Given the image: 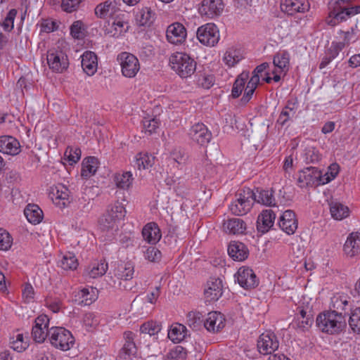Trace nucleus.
I'll return each instance as SVG.
<instances>
[{
  "label": "nucleus",
  "mask_w": 360,
  "mask_h": 360,
  "mask_svg": "<svg viewBox=\"0 0 360 360\" xmlns=\"http://www.w3.org/2000/svg\"><path fill=\"white\" fill-rule=\"evenodd\" d=\"M290 53L283 51L274 56L272 68H270L268 63H263L257 65L246 85L244 100H250L259 83L260 78H262L268 84L271 82H278L290 69Z\"/></svg>",
  "instance_id": "obj_1"
},
{
  "label": "nucleus",
  "mask_w": 360,
  "mask_h": 360,
  "mask_svg": "<svg viewBox=\"0 0 360 360\" xmlns=\"http://www.w3.org/2000/svg\"><path fill=\"white\" fill-rule=\"evenodd\" d=\"M316 325L322 333L337 335L346 328V315L342 311L326 310L316 316Z\"/></svg>",
  "instance_id": "obj_2"
},
{
  "label": "nucleus",
  "mask_w": 360,
  "mask_h": 360,
  "mask_svg": "<svg viewBox=\"0 0 360 360\" xmlns=\"http://www.w3.org/2000/svg\"><path fill=\"white\" fill-rule=\"evenodd\" d=\"M169 65L179 77L187 79L195 72L197 63L189 53L176 51L172 53L169 57Z\"/></svg>",
  "instance_id": "obj_3"
},
{
  "label": "nucleus",
  "mask_w": 360,
  "mask_h": 360,
  "mask_svg": "<svg viewBox=\"0 0 360 360\" xmlns=\"http://www.w3.org/2000/svg\"><path fill=\"white\" fill-rule=\"evenodd\" d=\"M49 340L53 347L63 352L70 350L75 343L72 333L63 327H51L49 330Z\"/></svg>",
  "instance_id": "obj_4"
},
{
  "label": "nucleus",
  "mask_w": 360,
  "mask_h": 360,
  "mask_svg": "<svg viewBox=\"0 0 360 360\" xmlns=\"http://www.w3.org/2000/svg\"><path fill=\"white\" fill-rule=\"evenodd\" d=\"M254 203V191L249 188H244L236 195L235 200L229 205L232 214L242 216L250 211Z\"/></svg>",
  "instance_id": "obj_5"
},
{
  "label": "nucleus",
  "mask_w": 360,
  "mask_h": 360,
  "mask_svg": "<svg viewBox=\"0 0 360 360\" xmlns=\"http://www.w3.org/2000/svg\"><path fill=\"white\" fill-rule=\"evenodd\" d=\"M126 210L122 203L116 202L111 205L106 213L101 219L100 223L103 229H117V223L124 219Z\"/></svg>",
  "instance_id": "obj_6"
},
{
  "label": "nucleus",
  "mask_w": 360,
  "mask_h": 360,
  "mask_svg": "<svg viewBox=\"0 0 360 360\" xmlns=\"http://www.w3.org/2000/svg\"><path fill=\"white\" fill-rule=\"evenodd\" d=\"M196 37L201 44L213 47L218 44L220 39V33L214 23L207 22L197 29Z\"/></svg>",
  "instance_id": "obj_7"
},
{
  "label": "nucleus",
  "mask_w": 360,
  "mask_h": 360,
  "mask_svg": "<svg viewBox=\"0 0 360 360\" xmlns=\"http://www.w3.org/2000/svg\"><path fill=\"white\" fill-rule=\"evenodd\" d=\"M46 60L49 68L55 72L61 73L69 66L67 54L59 47L52 48L48 51Z\"/></svg>",
  "instance_id": "obj_8"
},
{
  "label": "nucleus",
  "mask_w": 360,
  "mask_h": 360,
  "mask_svg": "<svg viewBox=\"0 0 360 360\" xmlns=\"http://www.w3.org/2000/svg\"><path fill=\"white\" fill-rule=\"evenodd\" d=\"M117 59L124 77L127 78L136 77L140 70V63L136 56L128 52H122L118 54Z\"/></svg>",
  "instance_id": "obj_9"
},
{
  "label": "nucleus",
  "mask_w": 360,
  "mask_h": 360,
  "mask_svg": "<svg viewBox=\"0 0 360 360\" xmlns=\"http://www.w3.org/2000/svg\"><path fill=\"white\" fill-rule=\"evenodd\" d=\"M129 27L127 15L120 11L110 19L106 32L110 37L119 38L128 31Z\"/></svg>",
  "instance_id": "obj_10"
},
{
  "label": "nucleus",
  "mask_w": 360,
  "mask_h": 360,
  "mask_svg": "<svg viewBox=\"0 0 360 360\" xmlns=\"http://www.w3.org/2000/svg\"><path fill=\"white\" fill-rule=\"evenodd\" d=\"M224 8L222 0H203L198 7V13L205 20H210L220 16Z\"/></svg>",
  "instance_id": "obj_11"
},
{
  "label": "nucleus",
  "mask_w": 360,
  "mask_h": 360,
  "mask_svg": "<svg viewBox=\"0 0 360 360\" xmlns=\"http://www.w3.org/2000/svg\"><path fill=\"white\" fill-rule=\"evenodd\" d=\"M187 37V30L184 25L180 22H175L167 27V41L174 46L183 45Z\"/></svg>",
  "instance_id": "obj_12"
},
{
  "label": "nucleus",
  "mask_w": 360,
  "mask_h": 360,
  "mask_svg": "<svg viewBox=\"0 0 360 360\" xmlns=\"http://www.w3.org/2000/svg\"><path fill=\"white\" fill-rule=\"evenodd\" d=\"M245 58L244 49L239 45L228 46L223 53L221 60L228 68H235Z\"/></svg>",
  "instance_id": "obj_13"
},
{
  "label": "nucleus",
  "mask_w": 360,
  "mask_h": 360,
  "mask_svg": "<svg viewBox=\"0 0 360 360\" xmlns=\"http://www.w3.org/2000/svg\"><path fill=\"white\" fill-rule=\"evenodd\" d=\"M49 196L52 202L60 208L67 207L70 202L69 190L61 184L51 186L49 189Z\"/></svg>",
  "instance_id": "obj_14"
},
{
  "label": "nucleus",
  "mask_w": 360,
  "mask_h": 360,
  "mask_svg": "<svg viewBox=\"0 0 360 360\" xmlns=\"http://www.w3.org/2000/svg\"><path fill=\"white\" fill-rule=\"evenodd\" d=\"M189 139L194 143L205 146L211 141L212 134L201 122L194 124L188 133Z\"/></svg>",
  "instance_id": "obj_15"
},
{
  "label": "nucleus",
  "mask_w": 360,
  "mask_h": 360,
  "mask_svg": "<svg viewBox=\"0 0 360 360\" xmlns=\"http://www.w3.org/2000/svg\"><path fill=\"white\" fill-rule=\"evenodd\" d=\"M257 346L260 354L267 355L278 348L279 342L274 333L266 332L259 335Z\"/></svg>",
  "instance_id": "obj_16"
},
{
  "label": "nucleus",
  "mask_w": 360,
  "mask_h": 360,
  "mask_svg": "<svg viewBox=\"0 0 360 360\" xmlns=\"http://www.w3.org/2000/svg\"><path fill=\"white\" fill-rule=\"evenodd\" d=\"M49 318L46 314H41L35 319L32 327V335L34 341L39 343L44 342L49 337Z\"/></svg>",
  "instance_id": "obj_17"
},
{
  "label": "nucleus",
  "mask_w": 360,
  "mask_h": 360,
  "mask_svg": "<svg viewBox=\"0 0 360 360\" xmlns=\"http://www.w3.org/2000/svg\"><path fill=\"white\" fill-rule=\"evenodd\" d=\"M234 277L238 284L245 289H251L258 285V280L253 270L247 266L238 269Z\"/></svg>",
  "instance_id": "obj_18"
},
{
  "label": "nucleus",
  "mask_w": 360,
  "mask_h": 360,
  "mask_svg": "<svg viewBox=\"0 0 360 360\" xmlns=\"http://www.w3.org/2000/svg\"><path fill=\"white\" fill-rule=\"evenodd\" d=\"M226 319L224 316L218 311L209 312L204 319V327L211 333H218L225 326Z\"/></svg>",
  "instance_id": "obj_19"
},
{
  "label": "nucleus",
  "mask_w": 360,
  "mask_h": 360,
  "mask_svg": "<svg viewBox=\"0 0 360 360\" xmlns=\"http://www.w3.org/2000/svg\"><path fill=\"white\" fill-rule=\"evenodd\" d=\"M319 178L320 169L314 167H309L299 172L297 181L301 187L320 186Z\"/></svg>",
  "instance_id": "obj_20"
},
{
  "label": "nucleus",
  "mask_w": 360,
  "mask_h": 360,
  "mask_svg": "<svg viewBox=\"0 0 360 360\" xmlns=\"http://www.w3.org/2000/svg\"><path fill=\"white\" fill-rule=\"evenodd\" d=\"M21 151V145L19 141L8 135L0 136V153L15 156L18 155Z\"/></svg>",
  "instance_id": "obj_21"
},
{
  "label": "nucleus",
  "mask_w": 360,
  "mask_h": 360,
  "mask_svg": "<svg viewBox=\"0 0 360 360\" xmlns=\"http://www.w3.org/2000/svg\"><path fill=\"white\" fill-rule=\"evenodd\" d=\"M281 9L288 15L304 13L309 9V4L307 0H282Z\"/></svg>",
  "instance_id": "obj_22"
},
{
  "label": "nucleus",
  "mask_w": 360,
  "mask_h": 360,
  "mask_svg": "<svg viewBox=\"0 0 360 360\" xmlns=\"http://www.w3.org/2000/svg\"><path fill=\"white\" fill-rule=\"evenodd\" d=\"M222 281L219 278H211L207 283L204 291L206 302H214L222 295Z\"/></svg>",
  "instance_id": "obj_23"
},
{
  "label": "nucleus",
  "mask_w": 360,
  "mask_h": 360,
  "mask_svg": "<svg viewBox=\"0 0 360 360\" xmlns=\"http://www.w3.org/2000/svg\"><path fill=\"white\" fill-rule=\"evenodd\" d=\"M278 225L288 235L293 234L297 229L295 212L290 210H285L279 218Z\"/></svg>",
  "instance_id": "obj_24"
},
{
  "label": "nucleus",
  "mask_w": 360,
  "mask_h": 360,
  "mask_svg": "<svg viewBox=\"0 0 360 360\" xmlns=\"http://www.w3.org/2000/svg\"><path fill=\"white\" fill-rule=\"evenodd\" d=\"M328 207L330 214L334 220L342 221L350 215L349 207L338 200H331L328 202Z\"/></svg>",
  "instance_id": "obj_25"
},
{
  "label": "nucleus",
  "mask_w": 360,
  "mask_h": 360,
  "mask_svg": "<svg viewBox=\"0 0 360 360\" xmlns=\"http://www.w3.org/2000/svg\"><path fill=\"white\" fill-rule=\"evenodd\" d=\"M80 58L83 71L88 76H93L98 70V57L96 54L93 51H86Z\"/></svg>",
  "instance_id": "obj_26"
},
{
  "label": "nucleus",
  "mask_w": 360,
  "mask_h": 360,
  "mask_svg": "<svg viewBox=\"0 0 360 360\" xmlns=\"http://www.w3.org/2000/svg\"><path fill=\"white\" fill-rule=\"evenodd\" d=\"M345 254L349 257H354L360 254V232L349 234L343 246Z\"/></svg>",
  "instance_id": "obj_27"
},
{
  "label": "nucleus",
  "mask_w": 360,
  "mask_h": 360,
  "mask_svg": "<svg viewBox=\"0 0 360 360\" xmlns=\"http://www.w3.org/2000/svg\"><path fill=\"white\" fill-rule=\"evenodd\" d=\"M9 345L17 352H22L29 347V338L27 333L18 330L13 331L10 336Z\"/></svg>",
  "instance_id": "obj_28"
},
{
  "label": "nucleus",
  "mask_w": 360,
  "mask_h": 360,
  "mask_svg": "<svg viewBox=\"0 0 360 360\" xmlns=\"http://www.w3.org/2000/svg\"><path fill=\"white\" fill-rule=\"evenodd\" d=\"M228 254L233 260L242 262L248 258L249 250L244 243L233 240L228 246Z\"/></svg>",
  "instance_id": "obj_29"
},
{
  "label": "nucleus",
  "mask_w": 360,
  "mask_h": 360,
  "mask_svg": "<svg viewBox=\"0 0 360 360\" xmlns=\"http://www.w3.org/2000/svg\"><path fill=\"white\" fill-rule=\"evenodd\" d=\"M276 214L271 210H263L258 216L257 228L259 231L264 233L274 226Z\"/></svg>",
  "instance_id": "obj_30"
},
{
  "label": "nucleus",
  "mask_w": 360,
  "mask_h": 360,
  "mask_svg": "<svg viewBox=\"0 0 360 360\" xmlns=\"http://www.w3.org/2000/svg\"><path fill=\"white\" fill-rule=\"evenodd\" d=\"M313 321L311 311L301 309L292 323V327L296 330L304 332L311 327Z\"/></svg>",
  "instance_id": "obj_31"
},
{
  "label": "nucleus",
  "mask_w": 360,
  "mask_h": 360,
  "mask_svg": "<svg viewBox=\"0 0 360 360\" xmlns=\"http://www.w3.org/2000/svg\"><path fill=\"white\" fill-rule=\"evenodd\" d=\"M143 239L148 243L156 244L162 237L160 229L155 222L148 223L142 230Z\"/></svg>",
  "instance_id": "obj_32"
},
{
  "label": "nucleus",
  "mask_w": 360,
  "mask_h": 360,
  "mask_svg": "<svg viewBox=\"0 0 360 360\" xmlns=\"http://www.w3.org/2000/svg\"><path fill=\"white\" fill-rule=\"evenodd\" d=\"M155 161L154 155L147 153H139L134 156L132 165L139 171L148 170L153 167Z\"/></svg>",
  "instance_id": "obj_33"
},
{
  "label": "nucleus",
  "mask_w": 360,
  "mask_h": 360,
  "mask_svg": "<svg viewBox=\"0 0 360 360\" xmlns=\"http://www.w3.org/2000/svg\"><path fill=\"white\" fill-rule=\"evenodd\" d=\"M118 12H120V11L117 7L116 2L114 0H108L104 3L98 4L95 8V14L101 18H105L108 16L111 18L117 14Z\"/></svg>",
  "instance_id": "obj_34"
},
{
  "label": "nucleus",
  "mask_w": 360,
  "mask_h": 360,
  "mask_svg": "<svg viewBox=\"0 0 360 360\" xmlns=\"http://www.w3.org/2000/svg\"><path fill=\"white\" fill-rule=\"evenodd\" d=\"M125 342L121 349L120 356L124 359L135 356L137 353V347L134 342L135 335L131 331L124 333Z\"/></svg>",
  "instance_id": "obj_35"
},
{
  "label": "nucleus",
  "mask_w": 360,
  "mask_h": 360,
  "mask_svg": "<svg viewBox=\"0 0 360 360\" xmlns=\"http://www.w3.org/2000/svg\"><path fill=\"white\" fill-rule=\"evenodd\" d=\"M77 300L84 305H90L98 297V290L92 286H87L79 290L76 295Z\"/></svg>",
  "instance_id": "obj_36"
},
{
  "label": "nucleus",
  "mask_w": 360,
  "mask_h": 360,
  "mask_svg": "<svg viewBox=\"0 0 360 360\" xmlns=\"http://www.w3.org/2000/svg\"><path fill=\"white\" fill-rule=\"evenodd\" d=\"M155 19V12L149 7H143L136 15V22L139 26L149 27Z\"/></svg>",
  "instance_id": "obj_37"
},
{
  "label": "nucleus",
  "mask_w": 360,
  "mask_h": 360,
  "mask_svg": "<svg viewBox=\"0 0 360 360\" xmlns=\"http://www.w3.org/2000/svg\"><path fill=\"white\" fill-rule=\"evenodd\" d=\"M188 330L185 326L175 323L171 325L168 330V338L174 343L183 341L187 336Z\"/></svg>",
  "instance_id": "obj_38"
},
{
  "label": "nucleus",
  "mask_w": 360,
  "mask_h": 360,
  "mask_svg": "<svg viewBox=\"0 0 360 360\" xmlns=\"http://www.w3.org/2000/svg\"><path fill=\"white\" fill-rule=\"evenodd\" d=\"M223 229L230 234H242L246 230V224L240 219L232 218L224 222Z\"/></svg>",
  "instance_id": "obj_39"
},
{
  "label": "nucleus",
  "mask_w": 360,
  "mask_h": 360,
  "mask_svg": "<svg viewBox=\"0 0 360 360\" xmlns=\"http://www.w3.org/2000/svg\"><path fill=\"white\" fill-rule=\"evenodd\" d=\"M254 202L267 207L276 206V200L271 190H259L254 191Z\"/></svg>",
  "instance_id": "obj_40"
},
{
  "label": "nucleus",
  "mask_w": 360,
  "mask_h": 360,
  "mask_svg": "<svg viewBox=\"0 0 360 360\" xmlns=\"http://www.w3.org/2000/svg\"><path fill=\"white\" fill-rule=\"evenodd\" d=\"M249 72L248 71H243L236 78L235 82L233 83L231 95L233 98L239 97L243 91L244 90V95L245 94V85L247 80L249 79ZM242 101L244 102H248L249 101H245L244 96L242 98Z\"/></svg>",
  "instance_id": "obj_41"
},
{
  "label": "nucleus",
  "mask_w": 360,
  "mask_h": 360,
  "mask_svg": "<svg viewBox=\"0 0 360 360\" xmlns=\"http://www.w3.org/2000/svg\"><path fill=\"white\" fill-rule=\"evenodd\" d=\"M134 273V266L131 262H121L114 270V276L119 280H131Z\"/></svg>",
  "instance_id": "obj_42"
},
{
  "label": "nucleus",
  "mask_w": 360,
  "mask_h": 360,
  "mask_svg": "<svg viewBox=\"0 0 360 360\" xmlns=\"http://www.w3.org/2000/svg\"><path fill=\"white\" fill-rule=\"evenodd\" d=\"M24 214L27 221L32 224H39L44 217L41 208L34 204H29L24 210Z\"/></svg>",
  "instance_id": "obj_43"
},
{
  "label": "nucleus",
  "mask_w": 360,
  "mask_h": 360,
  "mask_svg": "<svg viewBox=\"0 0 360 360\" xmlns=\"http://www.w3.org/2000/svg\"><path fill=\"white\" fill-rule=\"evenodd\" d=\"M98 167V161L94 157H89L82 161L81 175L88 179L94 175Z\"/></svg>",
  "instance_id": "obj_44"
},
{
  "label": "nucleus",
  "mask_w": 360,
  "mask_h": 360,
  "mask_svg": "<svg viewBox=\"0 0 360 360\" xmlns=\"http://www.w3.org/2000/svg\"><path fill=\"white\" fill-rule=\"evenodd\" d=\"M113 179L116 186L123 190H128L134 181L133 174L129 171L116 173Z\"/></svg>",
  "instance_id": "obj_45"
},
{
  "label": "nucleus",
  "mask_w": 360,
  "mask_h": 360,
  "mask_svg": "<svg viewBox=\"0 0 360 360\" xmlns=\"http://www.w3.org/2000/svg\"><path fill=\"white\" fill-rule=\"evenodd\" d=\"M345 4H341L340 6L335 10L336 17L340 22L346 21L352 16L360 13V6H355L351 7L344 6Z\"/></svg>",
  "instance_id": "obj_46"
},
{
  "label": "nucleus",
  "mask_w": 360,
  "mask_h": 360,
  "mask_svg": "<svg viewBox=\"0 0 360 360\" xmlns=\"http://www.w3.org/2000/svg\"><path fill=\"white\" fill-rule=\"evenodd\" d=\"M108 264L105 262H96L91 264L86 269V274L92 278L103 276L108 270Z\"/></svg>",
  "instance_id": "obj_47"
},
{
  "label": "nucleus",
  "mask_w": 360,
  "mask_h": 360,
  "mask_svg": "<svg viewBox=\"0 0 360 360\" xmlns=\"http://www.w3.org/2000/svg\"><path fill=\"white\" fill-rule=\"evenodd\" d=\"M340 172V166L338 163L330 164L327 171L323 174L320 170L319 185H325L334 180Z\"/></svg>",
  "instance_id": "obj_48"
},
{
  "label": "nucleus",
  "mask_w": 360,
  "mask_h": 360,
  "mask_svg": "<svg viewBox=\"0 0 360 360\" xmlns=\"http://www.w3.org/2000/svg\"><path fill=\"white\" fill-rule=\"evenodd\" d=\"M188 157L180 148L174 149L170 153L169 162L177 169H181L186 163Z\"/></svg>",
  "instance_id": "obj_49"
},
{
  "label": "nucleus",
  "mask_w": 360,
  "mask_h": 360,
  "mask_svg": "<svg viewBox=\"0 0 360 360\" xmlns=\"http://www.w3.org/2000/svg\"><path fill=\"white\" fill-rule=\"evenodd\" d=\"M349 297L344 293H337L334 295L330 300V310L342 311L349 303Z\"/></svg>",
  "instance_id": "obj_50"
},
{
  "label": "nucleus",
  "mask_w": 360,
  "mask_h": 360,
  "mask_svg": "<svg viewBox=\"0 0 360 360\" xmlns=\"http://www.w3.org/2000/svg\"><path fill=\"white\" fill-rule=\"evenodd\" d=\"M58 264L59 266L65 271H74L79 265L78 260L75 254L70 252L63 255Z\"/></svg>",
  "instance_id": "obj_51"
},
{
  "label": "nucleus",
  "mask_w": 360,
  "mask_h": 360,
  "mask_svg": "<svg viewBox=\"0 0 360 360\" xmlns=\"http://www.w3.org/2000/svg\"><path fill=\"white\" fill-rule=\"evenodd\" d=\"M356 26L355 27H351L350 30L347 32H344L342 30H339L338 34H339V38L341 39L338 41L344 47L349 46L351 44L354 43L359 39V37L356 32Z\"/></svg>",
  "instance_id": "obj_52"
},
{
  "label": "nucleus",
  "mask_w": 360,
  "mask_h": 360,
  "mask_svg": "<svg viewBox=\"0 0 360 360\" xmlns=\"http://www.w3.org/2000/svg\"><path fill=\"white\" fill-rule=\"evenodd\" d=\"M296 110V103L295 102L288 101L285 108L281 111L278 119V122L281 125H285L286 122L295 115Z\"/></svg>",
  "instance_id": "obj_53"
},
{
  "label": "nucleus",
  "mask_w": 360,
  "mask_h": 360,
  "mask_svg": "<svg viewBox=\"0 0 360 360\" xmlns=\"http://www.w3.org/2000/svg\"><path fill=\"white\" fill-rule=\"evenodd\" d=\"M187 323L194 330H198L204 323L202 314L199 311H190L187 314Z\"/></svg>",
  "instance_id": "obj_54"
},
{
  "label": "nucleus",
  "mask_w": 360,
  "mask_h": 360,
  "mask_svg": "<svg viewBox=\"0 0 360 360\" xmlns=\"http://www.w3.org/2000/svg\"><path fill=\"white\" fill-rule=\"evenodd\" d=\"M82 323L87 330H91L99 325L100 318L92 312L86 313L83 316Z\"/></svg>",
  "instance_id": "obj_55"
},
{
  "label": "nucleus",
  "mask_w": 360,
  "mask_h": 360,
  "mask_svg": "<svg viewBox=\"0 0 360 360\" xmlns=\"http://www.w3.org/2000/svg\"><path fill=\"white\" fill-rule=\"evenodd\" d=\"M64 160L70 165L77 163L81 158V150L77 147H68L65 151Z\"/></svg>",
  "instance_id": "obj_56"
},
{
  "label": "nucleus",
  "mask_w": 360,
  "mask_h": 360,
  "mask_svg": "<svg viewBox=\"0 0 360 360\" xmlns=\"http://www.w3.org/2000/svg\"><path fill=\"white\" fill-rule=\"evenodd\" d=\"M161 330V326L158 322L149 321L143 323L140 327L141 333L148 334L150 336L157 335Z\"/></svg>",
  "instance_id": "obj_57"
},
{
  "label": "nucleus",
  "mask_w": 360,
  "mask_h": 360,
  "mask_svg": "<svg viewBox=\"0 0 360 360\" xmlns=\"http://www.w3.org/2000/svg\"><path fill=\"white\" fill-rule=\"evenodd\" d=\"M186 350L181 346H176L167 353L165 360H185L186 359Z\"/></svg>",
  "instance_id": "obj_58"
},
{
  "label": "nucleus",
  "mask_w": 360,
  "mask_h": 360,
  "mask_svg": "<svg viewBox=\"0 0 360 360\" xmlns=\"http://www.w3.org/2000/svg\"><path fill=\"white\" fill-rule=\"evenodd\" d=\"M18 14V11L15 8L11 9L1 23L5 32H11L14 27V20Z\"/></svg>",
  "instance_id": "obj_59"
},
{
  "label": "nucleus",
  "mask_w": 360,
  "mask_h": 360,
  "mask_svg": "<svg viewBox=\"0 0 360 360\" xmlns=\"http://www.w3.org/2000/svg\"><path fill=\"white\" fill-rule=\"evenodd\" d=\"M13 245V238L5 229L0 228V250L7 251Z\"/></svg>",
  "instance_id": "obj_60"
},
{
  "label": "nucleus",
  "mask_w": 360,
  "mask_h": 360,
  "mask_svg": "<svg viewBox=\"0 0 360 360\" xmlns=\"http://www.w3.org/2000/svg\"><path fill=\"white\" fill-rule=\"evenodd\" d=\"M160 126V120L156 117L150 116L146 117L143 120V127L146 132L153 134L158 129Z\"/></svg>",
  "instance_id": "obj_61"
},
{
  "label": "nucleus",
  "mask_w": 360,
  "mask_h": 360,
  "mask_svg": "<svg viewBox=\"0 0 360 360\" xmlns=\"http://www.w3.org/2000/svg\"><path fill=\"white\" fill-rule=\"evenodd\" d=\"M349 324L354 332L360 333V307L356 308L352 311L349 319Z\"/></svg>",
  "instance_id": "obj_62"
},
{
  "label": "nucleus",
  "mask_w": 360,
  "mask_h": 360,
  "mask_svg": "<svg viewBox=\"0 0 360 360\" xmlns=\"http://www.w3.org/2000/svg\"><path fill=\"white\" fill-rule=\"evenodd\" d=\"M304 159L308 163H315L321 160V155L316 148L307 147L304 151Z\"/></svg>",
  "instance_id": "obj_63"
},
{
  "label": "nucleus",
  "mask_w": 360,
  "mask_h": 360,
  "mask_svg": "<svg viewBox=\"0 0 360 360\" xmlns=\"http://www.w3.org/2000/svg\"><path fill=\"white\" fill-rule=\"evenodd\" d=\"M144 257L150 262H158L162 258V253L155 247H149L144 252Z\"/></svg>",
  "instance_id": "obj_64"
}]
</instances>
